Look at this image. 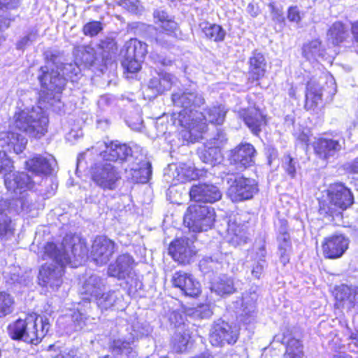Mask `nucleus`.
<instances>
[{
	"instance_id": "1",
	"label": "nucleus",
	"mask_w": 358,
	"mask_h": 358,
	"mask_svg": "<svg viewBox=\"0 0 358 358\" xmlns=\"http://www.w3.org/2000/svg\"><path fill=\"white\" fill-rule=\"evenodd\" d=\"M43 259H50L51 263H45L39 271L38 280L44 287L57 289L63 282L64 268L71 262V257L65 251L63 245L48 243L44 248Z\"/></svg>"
},
{
	"instance_id": "2",
	"label": "nucleus",
	"mask_w": 358,
	"mask_h": 358,
	"mask_svg": "<svg viewBox=\"0 0 358 358\" xmlns=\"http://www.w3.org/2000/svg\"><path fill=\"white\" fill-rule=\"evenodd\" d=\"M37 79L41 87L39 103L44 108L61 111L64 106L61 94L66 85V78L62 76L59 68L54 69L52 64L43 65L38 71Z\"/></svg>"
},
{
	"instance_id": "3",
	"label": "nucleus",
	"mask_w": 358,
	"mask_h": 358,
	"mask_svg": "<svg viewBox=\"0 0 358 358\" xmlns=\"http://www.w3.org/2000/svg\"><path fill=\"white\" fill-rule=\"evenodd\" d=\"M353 203L354 196L351 189L343 182H335L329 185L327 199L319 201L318 212L323 217L339 225L343 211Z\"/></svg>"
},
{
	"instance_id": "4",
	"label": "nucleus",
	"mask_w": 358,
	"mask_h": 358,
	"mask_svg": "<svg viewBox=\"0 0 358 358\" xmlns=\"http://www.w3.org/2000/svg\"><path fill=\"white\" fill-rule=\"evenodd\" d=\"M50 327L49 319L46 316L31 314L27 315L24 319L19 318L9 324L7 331L14 341L37 345L45 337Z\"/></svg>"
},
{
	"instance_id": "5",
	"label": "nucleus",
	"mask_w": 358,
	"mask_h": 358,
	"mask_svg": "<svg viewBox=\"0 0 358 358\" xmlns=\"http://www.w3.org/2000/svg\"><path fill=\"white\" fill-rule=\"evenodd\" d=\"M171 99L174 106L180 110L174 111L169 121L176 127L189 129L192 134L195 124L193 112L204 104L203 96L196 91L185 90L173 93Z\"/></svg>"
},
{
	"instance_id": "6",
	"label": "nucleus",
	"mask_w": 358,
	"mask_h": 358,
	"mask_svg": "<svg viewBox=\"0 0 358 358\" xmlns=\"http://www.w3.org/2000/svg\"><path fill=\"white\" fill-rule=\"evenodd\" d=\"M48 118L41 107L21 110L14 115V127L30 136L40 138L47 131Z\"/></svg>"
},
{
	"instance_id": "7",
	"label": "nucleus",
	"mask_w": 358,
	"mask_h": 358,
	"mask_svg": "<svg viewBox=\"0 0 358 358\" xmlns=\"http://www.w3.org/2000/svg\"><path fill=\"white\" fill-rule=\"evenodd\" d=\"M223 180L229 185L228 195L234 202L250 199L259 192L258 182L238 173H227Z\"/></svg>"
},
{
	"instance_id": "8",
	"label": "nucleus",
	"mask_w": 358,
	"mask_h": 358,
	"mask_svg": "<svg viewBox=\"0 0 358 358\" xmlns=\"http://www.w3.org/2000/svg\"><path fill=\"white\" fill-rule=\"evenodd\" d=\"M215 220L213 208L207 205H190L184 216V222L194 232L206 231L211 229Z\"/></svg>"
},
{
	"instance_id": "9",
	"label": "nucleus",
	"mask_w": 358,
	"mask_h": 358,
	"mask_svg": "<svg viewBox=\"0 0 358 358\" xmlns=\"http://www.w3.org/2000/svg\"><path fill=\"white\" fill-rule=\"evenodd\" d=\"M90 173L92 181L104 191L116 189L121 180L118 168L106 161L94 163Z\"/></svg>"
},
{
	"instance_id": "10",
	"label": "nucleus",
	"mask_w": 358,
	"mask_h": 358,
	"mask_svg": "<svg viewBox=\"0 0 358 358\" xmlns=\"http://www.w3.org/2000/svg\"><path fill=\"white\" fill-rule=\"evenodd\" d=\"M148 52L147 45L136 38H132L125 43L121 51L123 57L122 66L127 73H136L141 69L143 62Z\"/></svg>"
},
{
	"instance_id": "11",
	"label": "nucleus",
	"mask_w": 358,
	"mask_h": 358,
	"mask_svg": "<svg viewBox=\"0 0 358 358\" xmlns=\"http://www.w3.org/2000/svg\"><path fill=\"white\" fill-rule=\"evenodd\" d=\"M345 146V138L341 134L337 133L326 134L317 138L313 143L315 155L326 161L337 155Z\"/></svg>"
},
{
	"instance_id": "12",
	"label": "nucleus",
	"mask_w": 358,
	"mask_h": 358,
	"mask_svg": "<svg viewBox=\"0 0 358 358\" xmlns=\"http://www.w3.org/2000/svg\"><path fill=\"white\" fill-rule=\"evenodd\" d=\"M238 329L236 326L220 318L213 322L209 334L212 345L222 347L225 344L233 345L238 338Z\"/></svg>"
},
{
	"instance_id": "13",
	"label": "nucleus",
	"mask_w": 358,
	"mask_h": 358,
	"mask_svg": "<svg viewBox=\"0 0 358 358\" xmlns=\"http://www.w3.org/2000/svg\"><path fill=\"white\" fill-rule=\"evenodd\" d=\"M117 249L118 245L113 240L106 236H98L92 245V258L97 265H104L109 262Z\"/></svg>"
},
{
	"instance_id": "14",
	"label": "nucleus",
	"mask_w": 358,
	"mask_h": 358,
	"mask_svg": "<svg viewBox=\"0 0 358 358\" xmlns=\"http://www.w3.org/2000/svg\"><path fill=\"white\" fill-rule=\"evenodd\" d=\"M194 236L181 237L173 241L169 248V253L173 259L180 264L189 263L191 258L196 254L194 246Z\"/></svg>"
},
{
	"instance_id": "15",
	"label": "nucleus",
	"mask_w": 358,
	"mask_h": 358,
	"mask_svg": "<svg viewBox=\"0 0 358 358\" xmlns=\"http://www.w3.org/2000/svg\"><path fill=\"white\" fill-rule=\"evenodd\" d=\"M192 201L196 202L213 203L222 199V193L220 188L210 182H198L193 185L189 189Z\"/></svg>"
},
{
	"instance_id": "16",
	"label": "nucleus",
	"mask_w": 358,
	"mask_h": 358,
	"mask_svg": "<svg viewBox=\"0 0 358 358\" xmlns=\"http://www.w3.org/2000/svg\"><path fill=\"white\" fill-rule=\"evenodd\" d=\"M171 282L173 287L179 289L186 296L197 298L201 293L200 282L190 273L177 271L173 274Z\"/></svg>"
},
{
	"instance_id": "17",
	"label": "nucleus",
	"mask_w": 358,
	"mask_h": 358,
	"mask_svg": "<svg viewBox=\"0 0 358 358\" xmlns=\"http://www.w3.org/2000/svg\"><path fill=\"white\" fill-rule=\"evenodd\" d=\"M135 265L133 257L129 253H123L118 255L115 262L108 265V274L118 280H126L134 274Z\"/></svg>"
},
{
	"instance_id": "18",
	"label": "nucleus",
	"mask_w": 358,
	"mask_h": 358,
	"mask_svg": "<svg viewBox=\"0 0 358 358\" xmlns=\"http://www.w3.org/2000/svg\"><path fill=\"white\" fill-rule=\"evenodd\" d=\"M73 55L75 60L79 64L86 67H94L103 73L106 69L103 59L98 52L91 46H77L73 48Z\"/></svg>"
},
{
	"instance_id": "19",
	"label": "nucleus",
	"mask_w": 358,
	"mask_h": 358,
	"mask_svg": "<svg viewBox=\"0 0 358 358\" xmlns=\"http://www.w3.org/2000/svg\"><path fill=\"white\" fill-rule=\"evenodd\" d=\"M350 241L343 234H334L326 237L322 242L324 257L338 259L341 257L348 248Z\"/></svg>"
},
{
	"instance_id": "20",
	"label": "nucleus",
	"mask_w": 358,
	"mask_h": 358,
	"mask_svg": "<svg viewBox=\"0 0 358 358\" xmlns=\"http://www.w3.org/2000/svg\"><path fill=\"white\" fill-rule=\"evenodd\" d=\"M103 161L133 162L134 157L131 148L125 143L113 141L106 144V150L100 153Z\"/></svg>"
},
{
	"instance_id": "21",
	"label": "nucleus",
	"mask_w": 358,
	"mask_h": 358,
	"mask_svg": "<svg viewBox=\"0 0 358 358\" xmlns=\"http://www.w3.org/2000/svg\"><path fill=\"white\" fill-rule=\"evenodd\" d=\"M257 151L255 147L249 143H241L231 152V163L239 169H245L252 166L255 162Z\"/></svg>"
},
{
	"instance_id": "22",
	"label": "nucleus",
	"mask_w": 358,
	"mask_h": 358,
	"mask_svg": "<svg viewBox=\"0 0 358 358\" xmlns=\"http://www.w3.org/2000/svg\"><path fill=\"white\" fill-rule=\"evenodd\" d=\"M4 184L8 191L15 194H22L34 187V182L25 172H8L4 176Z\"/></svg>"
},
{
	"instance_id": "23",
	"label": "nucleus",
	"mask_w": 358,
	"mask_h": 358,
	"mask_svg": "<svg viewBox=\"0 0 358 358\" xmlns=\"http://www.w3.org/2000/svg\"><path fill=\"white\" fill-rule=\"evenodd\" d=\"M27 144V138L23 135L13 131L0 133V147L6 152L22 153Z\"/></svg>"
},
{
	"instance_id": "24",
	"label": "nucleus",
	"mask_w": 358,
	"mask_h": 358,
	"mask_svg": "<svg viewBox=\"0 0 358 358\" xmlns=\"http://www.w3.org/2000/svg\"><path fill=\"white\" fill-rule=\"evenodd\" d=\"M57 245L64 246L65 251L71 257V262L68 263L67 265H70L71 267H77L87 256L86 245L80 241L76 243L75 238L71 236H66L61 243Z\"/></svg>"
},
{
	"instance_id": "25",
	"label": "nucleus",
	"mask_w": 358,
	"mask_h": 358,
	"mask_svg": "<svg viewBox=\"0 0 358 358\" xmlns=\"http://www.w3.org/2000/svg\"><path fill=\"white\" fill-rule=\"evenodd\" d=\"M227 112L228 109L222 104L212 106L205 108L203 112L199 113L200 117H196L201 121L199 126L201 131L204 132L206 122L222 125L225 120Z\"/></svg>"
},
{
	"instance_id": "26",
	"label": "nucleus",
	"mask_w": 358,
	"mask_h": 358,
	"mask_svg": "<svg viewBox=\"0 0 358 358\" xmlns=\"http://www.w3.org/2000/svg\"><path fill=\"white\" fill-rule=\"evenodd\" d=\"M105 288L104 280L97 275L87 278L80 288L79 292L83 300H96Z\"/></svg>"
},
{
	"instance_id": "27",
	"label": "nucleus",
	"mask_w": 358,
	"mask_h": 358,
	"mask_svg": "<svg viewBox=\"0 0 358 358\" xmlns=\"http://www.w3.org/2000/svg\"><path fill=\"white\" fill-rule=\"evenodd\" d=\"M174 80L175 77L172 74L164 71L159 72L156 76L150 79L146 90L152 93L150 97L155 98L169 90L174 83Z\"/></svg>"
},
{
	"instance_id": "28",
	"label": "nucleus",
	"mask_w": 358,
	"mask_h": 358,
	"mask_svg": "<svg viewBox=\"0 0 358 358\" xmlns=\"http://www.w3.org/2000/svg\"><path fill=\"white\" fill-rule=\"evenodd\" d=\"M56 160L51 155L44 157L36 155L26 162V167L36 174L51 175L55 171Z\"/></svg>"
},
{
	"instance_id": "29",
	"label": "nucleus",
	"mask_w": 358,
	"mask_h": 358,
	"mask_svg": "<svg viewBox=\"0 0 358 358\" xmlns=\"http://www.w3.org/2000/svg\"><path fill=\"white\" fill-rule=\"evenodd\" d=\"M9 213L8 202L0 198V238L1 241L10 240L14 235V224Z\"/></svg>"
},
{
	"instance_id": "30",
	"label": "nucleus",
	"mask_w": 358,
	"mask_h": 358,
	"mask_svg": "<svg viewBox=\"0 0 358 358\" xmlns=\"http://www.w3.org/2000/svg\"><path fill=\"white\" fill-rule=\"evenodd\" d=\"M231 259V253L217 251L211 256L203 257L199 262V268L204 273L217 271L224 263L229 264Z\"/></svg>"
},
{
	"instance_id": "31",
	"label": "nucleus",
	"mask_w": 358,
	"mask_h": 358,
	"mask_svg": "<svg viewBox=\"0 0 358 358\" xmlns=\"http://www.w3.org/2000/svg\"><path fill=\"white\" fill-rule=\"evenodd\" d=\"M20 3L21 0H0V31L7 29L15 21L17 15L13 11L16 10Z\"/></svg>"
},
{
	"instance_id": "32",
	"label": "nucleus",
	"mask_w": 358,
	"mask_h": 358,
	"mask_svg": "<svg viewBox=\"0 0 358 358\" xmlns=\"http://www.w3.org/2000/svg\"><path fill=\"white\" fill-rule=\"evenodd\" d=\"M241 116L245 124L256 136L260 133L262 127L266 123L264 115L255 107L243 110Z\"/></svg>"
},
{
	"instance_id": "33",
	"label": "nucleus",
	"mask_w": 358,
	"mask_h": 358,
	"mask_svg": "<svg viewBox=\"0 0 358 358\" xmlns=\"http://www.w3.org/2000/svg\"><path fill=\"white\" fill-rule=\"evenodd\" d=\"M350 33L348 25L341 21L334 22L327 32V41L334 46H338L348 41Z\"/></svg>"
},
{
	"instance_id": "34",
	"label": "nucleus",
	"mask_w": 358,
	"mask_h": 358,
	"mask_svg": "<svg viewBox=\"0 0 358 358\" xmlns=\"http://www.w3.org/2000/svg\"><path fill=\"white\" fill-rule=\"evenodd\" d=\"M320 80L310 79L307 83L305 107L308 110L313 109L322 102V91Z\"/></svg>"
},
{
	"instance_id": "35",
	"label": "nucleus",
	"mask_w": 358,
	"mask_h": 358,
	"mask_svg": "<svg viewBox=\"0 0 358 358\" xmlns=\"http://www.w3.org/2000/svg\"><path fill=\"white\" fill-rule=\"evenodd\" d=\"M266 62L263 54L255 51L249 60L250 78L253 81L258 80L264 76Z\"/></svg>"
},
{
	"instance_id": "36",
	"label": "nucleus",
	"mask_w": 358,
	"mask_h": 358,
	"mask_svg": "<svg viewBox=\"0 0 358 358\" xmlns=\"http://www.w3.org/2000/svg\"><path fill=\"white\" fill-rule=\"evenodd\" d=\"M143 37L150 43H155L161 46H166L169 44V38L173 37L166 34V32L157 28L153 25L143 24L142 27Z\"/></svg>"
},
{
	"instance_id": "37",
	"label": "nucleus",
	"mask_w": 358,
	"mask_h": 358,
	"mask_svg": "<svg viewBox=\"0 0 358 358\" xmlns=\"http://www.w3.org/2000/svg\"><path fill=\"white\" fill-rule=\"evenodd\" d=\"M96 48L97 51H99V55L101 56V59H103L104 64L107 66L117 50L115 38L111 36H104L99 39L96 44Z\"/></svg>"
},
{
	"instance_id": "38",
	"label": "nucleus",
	"mask_w": 358,
	"mask_h": 358,
	"mask_svg": "<svg viewBox=\"0 0 358 358\" xmlns=\"http://www.w3.org/2000/svg\"><path fill=\"white\" fill-rule=\"evenodd\" d=\"M199 27L204 37L208 40L220 43L222 42L225 38L226 31L222 26L217 24L203 21L199 23Z\"/></svg>"
},
{
	"instance_id": "39",
	"label": "nucleus",
	"mask_w": 358,
	"mask_h": 358,
	"mask_svg": "<svg viewBox=\"0 0 358 358\" xmlns=\"http://www.w3.org/2000/svg\"><path fill=\"white\" fill-rule=\"evenodd\" d=\"M285 345V358H303L304 356L303 345L299 338L292 334L284 336L282 341Z\"/></svg>"
},
{
	"instance_id": "40",
	"label": "nucleus",
	"mask_w": 358,
	"mask_h": 358,
	"mask_svg": "<svg viewBox=\"0 0 358 358\" xmlns=\"http://www.w3.org/2000/svg\"><path fill=\"white\" fill-rule=\"evenodd\" d=\"M303 55L310 61L327 60L328 59L322 42L317 39L303 45Z\"/></svg>"
},
{
	"instance_id": "41",
	"label": "nucleus",
	"mask_w": 358,
	"mask_h": 358,
	"mask_svg": "<svg viewBox=\"0 0 358 358\" xmlns=\"http://www.w3.org/2000/svg\"><path fill=\"white\" fill-rule=\"evenodd\" d=\"M3 279L10 285L27 286L31 282L28 275L20 274V269L15 266H10L3 271Z\"/></svg>"
},
{
	"instance_id": "42",
	"label": "nucleus",
	"mask_w": 358,
	"mask_h": 358,
	"mask_svg": "<svg viewBox=\"0 0 358 358\" xmlns=\"http://www.w3.org/2000/svg\"><path fill=\"white\" fill-rule=\"evenodd\" d=\"M212 292L220 296H226L236 292L234 280L227 276L219 278L210 287Z\"/></svg>"
},
{
	"instance_id": "43",
	"label": "nucleus",
	"mask_w": 358,
	"mask_h": 358,
	"mask_svg": "<svg viewBox=\"0 0 358 358\" xmlns=\"http://www.w3.org/2000/svg\"><path fill=\"white\" fill-rule=\"evenodd\" d=\"M129 172V174L131 176V180L134 182L142 184L146 183L151 177V164L150 162H144L141 165L137 164L136 167H131Z\"/></svg>"
},
{
	"instance_id": "44",
	"label": "nucleus",
	"mask_w": 358,
	"mask_h": 358,
	"mask_svg": "<svg viewBox=\"0 0 358 358\" xmlns=\"http://www.w3.org/2000/svg\"><path fill=\"white\" fill-rule=\"evenodd\" d=\"M198 155L200 159L203 163L208 164L212 166L220 164L222 160L221 150L217 146L200 149L198 152Z\"/></svg>"
},
{
	"instance_id": "45",
	"label": "nucleus",
	"mask_w": 358,
	"mask_h": 358,
	"mask_svg": "<svg viewBox=\"0 0 358 358\" xmlns=\"http://www.w3.org/2000/svg\"><path fill=\"white\" fill-rule=\"evenodd\" d=\"M336 297L341 301H348L358 308V287L342 285L337 290Z\"/></svg>"
},
{
	"instance_id": "46",
	"label": "nucleus",
	"mask_w": 358,
	"mask_h": 358,
	"mask_svg": "<svg viewBox=\"0 0 358 358\" xmlns=\"http://www.w3.org/2000/svg\"><path fill=\"white\" fill-rule=\"evenodd\" d=\"M87 319L85 315L79 310L73 311L70 316H66V322H68L67 332L82 330L85 326Z\"/></svg>"
},
{
	"instance_id": "47",
	"label": "nucleus",
	"mask_w": 358,
	"mask_h": 358,
	"mask_svg": "<svg viewBox=\"0 0 358 358\" xmlns=\"http://www.w3.org/2000/svg\"><path fill=\"white\" fill-rule=\"evenodd\" d=\"M189 339L190 335L189 331L180 330L178 328L172 337L171 344L173 349L177 352H182L186 350Z\"/></svg>"
},
{
	"instance_id": "48",
	"label": "nucleus",
	"mask_w": 358,
	"mask_h": 358,
	"mask_svg": "<svg viewBox=\"0 0 358 358\" xmlns=\"http://www.w3.org/2000/svg\"><path fill=\"white\" fill-rule=\"evenodd\" d=\"M117 299V293L115 291H109L106 293L102 292L95 301L101 310H108L115 304Z\"/></svg>"
},
{
	"instance_id": "49",
	"label": "nucleus",
	"mask_w": 358,
	"mask_h": 358,
	"mask_svg": "<svg viewBox=\"0 0 358 358\" xmlns=\"http://www.w3.org/2000/svg\"><path fill=\"white\" fill-rule=\"evenodd\" d=\"M13 297L6 292H0V317H3L13 311Z\"/></svg>"
},
{
	"instance_id": "50",
	"label": "nucleus",
	"mask_w": 358,
	"mask_h": 358,
	"mask_svg": "<svg viewBox=\"0 0 358 358\" xmlns=\"http://www.w3.org/2000/svg\"><path fill=\"white\" fill-rule=\"evenodd\" d=\"M59 71L66 80L69 78L73 80L74 77H77L80 73L81 69L80 64L75 60L74 63L62 64Z\"/></svg>"
},
{
	"instance_id": "51",
	"label": "nucleus",
	"mask_w": 358,
	"mask_h": 358,
	"mask_svg": "<svg viewBox=\"0 0 358 358\" xmlns=\"http://www.w3.org/2000/svg\"><path fill=\"white\" fill-rule=\"evenodd\" d=\"M115 2L131 14L138 15L143 10L139 0H115Z\"/></svg>"
},
{
	"instance_id": "52",
	"label": "nucleus",
	"mask_w": 358,
	"mask_h": 358,
	"mask_svg": "<svg viewBox=\"0 0 358 358\" xmlns=\"http://www.w3.org/2000/svg\"><path fill=\"white\" fill-rule=\"evenodd\" d=\"M176 171L177 176L175 177L177 178V180L182 183L194 180L196 177L194 169L186 165L176 167Z\"/></svg>"
},
{
	"instance_id": "53",
	"label": "nucleus",
	"mask_w": 358,
	"mask_h": 358,
	"mask_svg": "<svg viewBox=\"0 0 358 358\" xmlns=\"http://www.w3.org/2000/svg\"><path fill=\"white\" fill-rule=\"evenodd\" d=\"M227 231L229 234L233 235L234 237L232 238L233 240L238 241V240L241 241L245 242V232L243 229V226L238 225L236 222H232L230 220L228 222V229Z\"/></svg>"
},
{
	"instance_id": "54",
	"label": "nucleus",
	"mask_w": 358,
	"mask_h": 358,
	"mask_svg": "<svg viewBox=\"0 0 358 358\" xmlns=\"http://www.w3.org/2000/svg\"><path fill=\"white\" fill-rule=\"evenodd\" d=\"M103 30L102 23L99 21H91L83 27V32L87 36L94 37Z\"/></svg>"
},
{
	"instance_id": "55",
	"label": "nucleus",
	"mask_w": 358,
	"mask_h": 358,
	"mask_svg": "<svg viewBox=\"0 0 358 358\" xmlns=\"http://www.w3.org/2000/svg\"><path fill=\"white\" fill-rule=\"evenodd\" d=\"M282 166L286 173L291 178L295 177L296 169L299 166L297 159L292 158L290 155L284 156Z\"/></svg>"
},
{
	"instance_id": "56",
	"label": "nucleus",
	"mask_w": 358,
	"mask_h": 358,
	"mask_svg": "<svg viewBox=\"0 0 358 358\" xmlns=\"http://www.w3.org/2000/svg\"><path fill=\"white\" fill-rule=\"evenodd\" d=\"M13 169V162L8 156L6 151L0 150V173H3L4 176L8 172H11Z\"/></svg>"
},
{
	"instance_id": "57",
	"label": "nucleus",
	"mask_w": 358,
	"mask_h": 358,
	"mask_svg": "<svg viewBox=\"0 0 358 358\" xmlns=\"http://www.w3.org/2000/svg\"><path fill=\"white\" fill-rule=\"evenodd\" d=\"M152 327L147 322H137L133 326L134 336L138 338L143 336H148L152 332Z\"/></svg>"
},
{
	"instance_id": "58",
	"label": "nucleus",
	"mask_w": 358,
	"mask_h": 358,
	"mask_svg": "<svg viewBox=\"0 0 358 358\" xmlns=\"http://www.w3.org/2000/svg\"><path fill=\"white\" fill-rule=\"evenodd\" d=\"M267 267V262L264 259H259L255 261L252 266L251 274L253 278L260 279L264 274L265 268Z\"/></svg>"
},
{
	"instance_id": "59",
	"label": "nucleus",
	"mask_w": 358,
	"mask_h": 358,
	"mask_svg": "<svg viewBox=\"0 0 358 358\" xmlns=\"http://www.w3.org/2000/svg\"><path fill=\"white\" fill-rule=\"evenodd\" d=\"M275 227L278 233V240L280 241L281 240H285V238H289V234L287 233V221L285 219H279L277 222L275 223Z\"/></svg>"
},
{
	"instance_id": "60",
	"label": "nucleus",
	"mask_w": 358,
	"mask_h": 358,
	"mask_svg": "<svg viewBox=\"0 0 358 358\" xmlns=\"http://www.w3.org/2000/svg\"><path fill=\"white\" fill-rule=\"evenodd\" d=\"M160 29L166 32V34L171 35L173 37L176 36V31L178 29V23L173 20V17H171L163 24H159Z\"/></svg>"
},
{
	"instance_id": "61",
	"label": "nucleus",
	"mask_w": 358,
	"mask_h": 358,
	"mask_svg": "<svg viewBox=\"0 0 358 358\" xmlns=\"http://www.w3.org/2000/svg\"><path fill=\"white\" fill-rule=\"evenodd\" d=\"M22 196L16 199L14 202L15 205L18 207H20L22 211H29L30 210V207L32 204V201L29 198V194L25 192L21 194Z\"/></svg>"
},
{
	"instance_id": "62",
	"label": "nucleus",
	"mask_w": 358,
	"mask_h": 358,
	"mask_svg": "<svg viewBox=\"0 0 358 358\" xmlns=\"http://www.w3.org/2000/svg\"><path fill=\"white\" fill-rule=\"evenodd\" d=\"M36 31L31 30L26 36L22 37L16 44L17 50H23L29 45L30 43L35 41L36 38Z\"/></svg>"
},
{
	"instance_id": "63",
	"label": "nucleus",
	"mask_w": 358,
	"mask_h": 358,
	"mask_svg": "<svg viewBox=\"0 0 358 358\" xmlns=\"http://www.w3.org/2000/svg\"><path fill=\"white\" fill-rule=\"evenodd\" d=\"M127 284L129 285V292L135 293L136 292L143 289V285L139 278L134 275H131L129 278H127Z\"/></svg>"
},
{
	"instance_id": "64",
	"label": "nucleus",
	"mask_w": 358,
	"mask_h": 358,
	"mask_svg": "<svg viewBox=\"0 0 358 358\" xmlns=\"http://www.w3.org/2000/svg\"><path fill=\"white\" fill-rule=\"evenodd\" d=\"M194 313L201 319H208L212 316L213 311L209 305L202 304L196 308Z\"/></svg>"
}]
</instances>
